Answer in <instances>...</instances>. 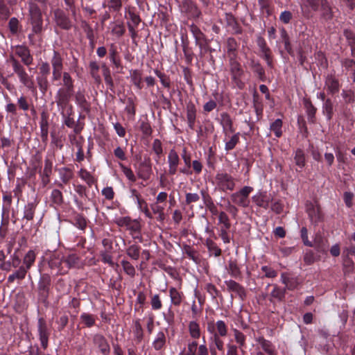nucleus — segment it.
Returning a JSON list of instances; mask_svg holds the SVG:
<instances>
[{"instance_id": "1", "label": "nucleus", "mask_w": 355, "mask_h": 355, "mask_svg": "<svg viewBox=\"0 0 355 355\" xmlns=\"http://www.w3.org/2000/svg\"><path fill=\"white\" fill-rule=\"evenodd\" d=\"M28 21L33 34L40 35L43 31L42 11L36 3L28 2Z\"/></svg>"}, {"instance_id": "2", "label": "nucleus", "mask_w": 355, "mask_h": 355, "mask_svg": "<svg viewBox=\"0 0 355 355\" xmlns=\"http://www.w3.org/2000/svg\"><path fill=\"white\" fill-rule=\"evenodd\" d=\"M10 61L12 64L13 71L17 75L20 82L28 89H33L34 81L26 73L24 67L13 56H10Z\"/></svg>"}, {"instance_id": "3", "label": "nucleus", "mask_w": 355, "mask_h": 355, "mask_svg": "<svg viewBox=\"0 0 355 355\" xmlns=\"http://www.w3.org/2000/svg\"><path fill=\"white\" fill-rule=\"evenodd\" d=\"M252 191V187L245 186L239 191L232 193L230 198L234 204L242 207H248L250 202L249 195Z\"/></svg>"}, {"instance_id": "4", "label": "nucleus", "mask_w": 355, "mask_h": 355, "mask_svg": "<svg viewBox=\"0 0 355 355\" xmlns=\"http://www.w3.org/2000/svg\"><path fill=\"white\" fill-rule=\"evenodd\" d=\"M215 182L217 187L223 191H232L235 187L234 178L225 172H220L216 175Z\"/></svg>"}, {"instance_id": "5", "label": "nucleus", "mask_w": 355, "mask_h": 355, "mask_svg": "<svg viewBox=\"0 0 355 355\" xmlns=\"http://www.w3.org/2000/svg\"><path fill=\"white\" fill-rule=\"evenodd\" d=\"M236 58H229L230 69L233 81L239 88H242L243 84L241 83L240 78L243 74V70L241 69V64L236 60Z\"/></svg>"}, {"instance_id": "6", "label": "nucleus", "mask_w": 355, "mask_h": 355, "mask_svg": "<svg viewBox=\"0 0 355 355\" xmlns=\"http://www.w3.org/2000/svg\"><path fill=\"white\" fill-rule=\"evenodd\" d=\"M37 332L42 347L44 349H46L49 344V337L50 335V331L47 327L46 321L42 318L38 319Z\"/></svg>"}, {"instance_id": "7", "label": "nucleus", "mask_w": 355, "mask_h": 355, "mask_svg": "<svg viewBox=\"0 0 355 355\" xmlns=\"http://www.w3.org/2000/svg\"><path fill=\"white\" fill-rule=\"evenodd\" d=\"M207 331L213 335L225 337L227 334V326L223 320L216 322H210L207 324Z\"/></svg>"}, {"instance_id": "8", "label": "nucleus", "mask_w": 355, "mask_h": 355, "mask_svg": "<svg viewBox=\"0 0 355 355\" xmlns=\"http://www.w3.org/2000/svg\"><path fill=\"white\" fill-rule=\"evenodd\" d=\"M73 90L60 88L55 95V102L58 107L64 110L68 105L72 96Z\"/></svg>"}, {"instance_id": "9", "label": "nucleus", "mask_w": 355, "mask_h": 355, "mask_svg": "<svg viewBox=\"0 0 355 355\" xmlns=\"http://www.w3.org/2000/svg\"><path fill=\"white\" fill-rule=\"evenodd\" d=\"M227 289L229 292L234 293L241 300H244L246 297L245 288L234 280H227L225 282Z\"/></svg>"}, {"instance_id": "10", "label": "nucleus", "mask_w": 355, "mask_h": 355, "mask_svg": "<svg viewBox=\"0 0 355 355\" xmlns=\"http://www.w3.org/2000/svg\"><path fill=\"white\" fill-rule=\"evenodd\" d=\"M15 53L21 58V62L26 66H30L33 62V58L28 47L18 45L15 47Z\"/></svg>"}, {"instance_id": "11", "label": "nucleus", "mask_w": 355, "mask_h": 355, "mask_svg": "<svg viewBox=\"0 0 355 355\" xmlns=\"http://www.w3.org/2000/svg\"><path fill=\"white\" fill-rule=\"evenodd\" d=\"M152 173V166L150 159H146L140 162L137 169L138 177L143 180H148Z\"/></svg>"}, {"instance_id": "12", "label": "nucleus", "mask_w": 355, "mask_h": 355, "mask_svg": "<svg viewBox=\"0 0 355 355\" xmlns=\"http://www.w3.org/2000/svg\"><path fill=\"white\" fill-rule=\"evenodd\" d=\"M93 343L103 355H109L110 347L107 339L103 335L95 334L93 337Z\"/></svg>"}, {"instance_id": "13", "label": "nucleus", "mask_w": 355, "mask_h": 355, "mask_svg": "<svg viewBox=\"0 0 355 355\" xmlns=\"http://www.w3.org/2000/svg\"><path fill=\"white\" fill-rule=\"evenodd\" d=\"M180 163V158L174 149H171L168 155V174L175 175L177 172L178 166Z\"/></svg>"}, {"instance_id": "14", "label": "nucleus", "mask_w": 355, "mask_h": 355, "mask_svg": "<svg viewBox=\"0 0 355 355\" xmlns=\"http://www.w3.org/2000/svg\"><path fill=\"white\" fill-rule=\"evenodd\" d=\"M220 123L223 127V132L226 137L227 134L234 132L232 120L230 114L227 112L220 114Z\"/></svg>"}, {"instance_id": "15", "label": "nucleus", "mask_w": 355, "mask_h": 355, "mask_svg": "<svg viewBox=\"0 0 355 355\" xmlns=\"http://www.w3.org/2000/svg\"><path fill=\"white\" fill-rule=\"evenodd\" d=\"M55 23L63 29L68 30L71 28V24L69 18L60 10L54 12Z\"/></svg>"}, {"instance_id": "16", "label": "nucleus", "mask_w": 355, "mask_h": 355, "mask_svg": "<svg viewBox=\"0 0 355 355\" xmlns=\"http://www.w3.org/2000/svg\"><path fill=\"white\" fill-rule=\"evenodd\" d=\"M51 285V277L47 274H43L38 284V289L43 296H46Z\"/></svg>"}, {"instance_id": "17", "label": "nucleus", "mask_w": 355, "mask_h": 355, "mask_svg": "<svg viewBox=\"0 0 355 355\" xmlns=\"http://www.w3.org/2000/svg\"><path fill=\"white\" fill-rule=\"evenodd\" d=\"M325 87L331 94L337 93L340 88L338 80L331 75L327 76L325 80Z\"/></svg>"}, {"instance_id": "18", "label": "nucleus", "mask_w": 355, "mask_h": 355, "mask_svg": "<svg viewBox=\"0 0 355 355\" xmlns=\"http://www.w3.org/2000/svg\"><path fill=\"white\" fill-rule=\"evenodd\" d=\"M227 53L229 58H237L239 44L234 37H229L226 42Z\"/></svg>"}, {"instance_id": "19", "label": "nucleus", "mask_w": 355, "mask_h": 355, "mask_svg": "<svg viewBox=\"0 0 355 355\" xmlns=\"http://www.w3.org/2000/svg\"><path fill=\"white\" fill-rule=\"evenodd\" d=\"M50 62L52 70H63L64 60L59 52L55 51H53Z\"/></svg>"}, {"instance_id": "20", "label": "nucleus", "mask_w": 355, "mask_h": 355, "mask_svg": "<svg viewBox=\"0 0 355 355\" xmlns=\"http://www.w3.org/2000/svg\"><path fill=\"white\" fill-rule=\"evenodd\" d=\"M252 200L257 206L264 209H268L270 202V198L266 193H260L252 197Z\"/></svg>"}, {"instance_id": "21", "label": "nucleus", "mask_w": 355, "mask_h": 355, "mask_svg": "<svg viewBox=\"0 0 355 355\" xmlns=\"http://www.w3.org/2000/svg\"><path fill=\"white\" fill-rule=\"evenodd\" d=\"M75 100L77 105L85 112H88L90 110V105L86 100L85 94L82 91H78L75 95Z\"/></svg>"}, {"instance_id": "22", "label": "nucleus", "mask_w": 355, "mask_h": 355, "mask_svg": "<svg viewBox=\"0 0 355 355\" xmlns=\"http://www.w3.org/2000/svg\"><path fill=\"white\" fill-rule=\"evenodd\" d=\"M196 117V108L193 103H189L187 106V118L189 126L193 129Z\"/></svg>"}, {"instance_id": "23", "label": "nucleus", "mask_w": 355, "mask_h": 355, "mask_svg": "<svg viewBox=\"0 0 355 355\" xmlns=\"http://www.w3.org/2000/svg\"><path fill=\"white\" fill-rule=\"evenodd\" d=\"M233 332L235 341L239 345L241 353L245 354V352L243 349V347L245 346V336L241 331L236 329H234L233 330Z\"/></svg>"}, {"instance_id": "24", "label": "nucleus", "mask_w": 355, "mask_h": 355, "mask_svg": "<svg viewBox=\"0 0 355 355\" xmlns=\"http://www.w3.org/2000/svg\"><path fill=\"white\" fill-rule=\"evenodd\" d=\"M225 143V149L227 151L234 149L236 145L239 141V133H236L234 135L230 137L228 135L224 139Z\"/></svg>"}, {"instance_id": "25", "label": "nucleus", "mask_w": 355, "mask_h": 355, "mask_svg": "<svg viewBox=\"0 0 355 355\" xmlns=\"http://www.w3.org/2000/svg\"><path fill=\"white\" fill-rule=\"evenodd\" d=\"M257 342L266 353L270 355H275V347L270 341L266 340L263 337H259L257 339Z\"/></svg>"}, {"instance_id": "26", "label": "nucleus", "mask_w": 355, "mask_h": 355, "mask_svg": "<svg viewBox=\"0 0 355 355\" xmlns=\"http://www.w3.org/2000/svg\"><path fill=\"white\" fill-rule=\"evenodd\" d=\"M169 295L171 297V303L175 306H179L182 300L183 294L175 288L169 289Z\"/></svg>"}, {"instance_id": "27", "label": "nucleus", "mask_w": 355, "mask_h": 355, "mask_svg": "<svg viewBox=\"0 0 355 355\" xmlns=\"http://www.w3.org/2000/svg\"><path fill=\"white\" fill-rule=\"evenodd\" d=\"M27 271L28 270L24 266H20L17 271L8 276V282L12 283L15 279H24L26 277Z\"/></svg>"}, {"instance_id": "28", "label": "nucleus", "mask_w": 355, "mask_h": 355, "mask_svg": "<svg viewBox=\"0 0 355 355\" xmlns=\"http://www.w3.org/2000/svg\"><path fill=\"white\" fill-rule=\"evenodd\" d=\"M63 263L67 268L77 267L79 265V257L75 254H69L64 257Z\"/></svg>"}, {"instance_id": "29", "label": "nucleus", "mask_w": 355, "mask_h": 355, "mask_svg": "<svg viewBox=\"0 0 355 355\" xmlns=\"http://www.w3.org/2000/svg\"><path fill=\"white\" fill-rule=\"evenodd\" d=\"M36 254L32 250H28L23 259V263L25 268L28 270L35 263Z\"/></svg>"}, {"instance_id": "30", "label": "nucleus", "mask_w": 355, "mask_h": 355, "mask_svg": "<svg viewBox=\"0 0 355 355\" xmlns=\"http://www.w3.org/2000/svg\"><path fill=\"white\" fill-rule=\"evenodd\" d=\"M64 257H60L55 254L53 255L50 259L49 264L51 268L58 269L62 271L64 269L63 263Z\"/></svg>"}, {"instance_id": "31", "label": "nucleus", "mask_w": 355, "mask_h": 355, "mask_svg": "<svg viewBox=\"0 0 355 355\" xmlns=\"http://www.w3.org/2000/svg\"><path fill=\"white\" fill-rule=\"evenodd\" d=\"M89 72L92 77L94 79L95 82L97 83H101V78L98 73L99 71V65L96 61H92L89 64Z\"/></svg>"}, {"instance_id": "32", "label": "nucleus", "mask_w": 355, "mask_h": 355, "mask_svg": "<svg viewBox=\"0 0 355 355\" xmlns=\"http://www.w3.org/2000/svg\"><path fill=\"white\" fill-rule=\"evenodd\" d=\"M166 344V336L164 332L159 331L157 336L155 339L153 343V346L155 350L162 349Z\"/></svg>"}, {"instance_id": "33", "label": "nucleus", "mask_w": 355, "mask_h": 355, "mask_svg": "<svg viewBox=\"0 0 355 355\" xmlns=\"http://www.w3.org/2000/svg\"><path fill=\"white\" fill-rule=\"evenodd\" d=\"M250 67L254 72L257 73L259 78L263 79L265 76V71L260 63L254 58L250 60Z\"/></svg>"}, {"instance_id": "34", "label": "nucleus", "mask_w": 355, "mask_h": 355, "mask_svg": "<svg viewBox=\"0 0 355 355\" xmlns=\"http://www.w3.org/2000/svg\"><path fill=\"white\" fill-rule=\"evenodd\" d=\"M141 248L137 244L130 245L126 249L127 255L133 260H138L140 255Z\"/></svg>"}, {"instance_id": "35", "label": "nucleus", "mask_w": 355, "mask_h": 355, "mask_svg": "<svg viewBox=\"0 0 355 355\" xmlns=\"http://www.w3.org/2000/svg\"><path fill=\"white\" fill-rule=\"evenodd\" d=\"M205 245L207 246L209 252L213 254L215 257H219L221 254V250L218 247L216 243L210 239H207L205 241Z\"/></svg>"}, {"instance_id": "36", "label": "nucleus", "mask_w": 355, "mask_h": 355, "mask_svg": "<svg viewBox=\"0 0 355 355\" xmlns=\"http://www.w3.org/2000/svg\"><path fill=\"white\" fill-rule=\"evenodd\" d=\"M322 112L327 116L328 120H331L334 114V105L329 98L323 103Z\"/></svg>"}, {"instance_id": "37", "label": "nucleus", "mask_w": 355, "mask_h": 355, "mask_svg": "<svg viewBox=\"0 0 355 355\" xmlns=\"http://www.w3.org/2000/svg\"><path fill=\"white\" fill-rule=\"evenodd\" d=\"M150 208L155 214H157V220L164 221L165 219L164 207H160L159 203L154 202L150 205Z\"/></svg>"}, {"instance_id": "38", "label": "nucleus", "mask_w": 355, "mask_h": 355, "mask_svg": "<svg viewBox=\"0 0 355 355\" xmlns=\"http://www.w3.org/2000/svg\"><path fill=\"white\" fill-rule=\"evenodd\" d=\"M189 331L191 338L194 339H198L200 337V329L199 324L194 322L191 321L189 324Z\"/></svg>"}, {"instance_id": "39", "label": "nucleus", "mask_w": 355, "mask_h": 355, "mask_svg": "<svg viewBox=\"0 0 355 355\" xmlns=\"http://www.w3.org/2000/svg\"><path fill=\"white\" fill-rule=\"evenodd\" d=\"M130 78L134 85L139 89L142 88L141 84V73L138 70H133L130 71Z\"/></svg>"}, {"instance_id": "40", "label": "nucleus", "mask_w": 355, "mask_h": 355, "mask_svg": "<svg viewBox=\"0 0 355 355\" xmlns=\"http://www.w3.org/2000/svg\"><path fill=\"white\" fill-rule=\"evenodd\" d=\"M294 160L299 168H302L305 166V155L302 150L297 149L295 152Z\"/></svg>"}, {"instance_id": "41", "label": "nucleus", "mask_w": 355, "mask_h": 355, "mask_svg": "<svg viewBox=\"0 0 355 355\" xmlns=\"http://www.w3.org/2000/svg\"><path fill=\"white\" fill-rule=\"evenodd\" d=\"M227 270L230 275L234 278H237L241 275L240 268L234 261L230 260L229 261Z\"/></svg>"}, {"instance_id": "42", "label": "nucleus", "mask_w": 355, "mask_h": 355, "mask_svg": "<svg viewBox=\"0 0 355 355\" xmlns=\"http://www.w3.org/2000/svg\"><path fill=\"white\" fill-rule=\"evenodd\" d=\"M282 121L279 119H277L270 124V130L274 132L275 135L277 137H280L282 135Z\"/></svg>"}, {"instance_id": "43", "label": "nucleus", "mask_w": 355, "mask_h": 355, "mask_svg": "<svg viewBox=\"0 0 355 355\" xmlns=\"http://www.w3.org/2000/svg\"><path fill=\"white\" fill-rule=\"evenodd\" d=\"M110 60L116 69H122L120 58L117 56V51L115 49H110L109 51Z\"/></svg>"}, {"instance_id": "44", "label": "nucleus", "mask_w": 355, "mask_h": 355, "mask_svg": "<svg viewBox=\"0 0 355 355\" xmlns=\"http://www.w3.org/2000/svg\"><path fill=\"white\" fill-rule=\"evenodd\" d=\"M189 29L191 33L193 34V37L195 38L196 43L201 40H203L205 38V35L202 33V32L197 26L191 24L189 27Z\"/></svg>"}, {"instance_id": "45", "label": "nucleus", "mask_w": 355, "mask_h": 355, "mask_svg": "<svg viewBox=\"0 0 355 355\" xmlns=\"http://www.w3.org/2000/svg\"><path fill=\"white\" fill-rule=\"evenodd\" d=\"M62 85L64 89L73 91V80L68 72H63L62 74Z\"/></svg>"}, {"instance_id": "46", "label": "nucleus", "mask_w": 355, "mask_h": 355, "mask_svg": "<svg viewBox=\"0 0 355 355\" xmlns=\"http://www.w3.org/2000/svg\"><path fill=\"white\" fill-rule=\"evenodd\" d=\"M281 39H282V42L284 44L285 50L288 53H291L292 51V47H291V45L290 43L288 35L284 28H282L281 30Z\"/></svg>"}, {"instance_id": "47", "label": "nucleus", "mask_w": 355, "mask_h": 355, "mask_svg": "<svg viewBox=\"0 0 355 355\" xmlns=\"http://www.w3.org/2000/svg\"><path fill=\"white\" fill-rule=\"evenodd\" d=\"M38 68L40 70V73L44 78H46L47 76L50 74L51 67L49 62L46 61H41L38 64Z\"/></svg>"}, {"instance_id": "48", "label": "nucleus", "mask_w": 355, "mask_h": 355, "mask_svg": "<svg viewBox=\"0 0 355 355\" xmlns=\"http://www.w3.org/2000/svg\"><path fill=\"white\" fill-rule=\"evenodd\" d=\"M79 176L89 186H92L95 182L94 178L90 174L89 172L84 168H81L80 170Z\"/></svg>"}, {"instance_id": "49", "label": "nucleus", "mask_w": 355, "mask_h": 355, "mask_svg": "<svg viewBox=\"0 0 355 355\" xmlns=\"http://www.w3.org/2000/svg\"><path fill=\"white\" fill-rule=\"evenodd\" d=\"M35 210V205L34 203H28L25 206L24 218L28 220L33 219Z\"/></svg>"}, {"instance_id": "50", "label": "nucleus", "mask_w": 355, "mask_h": 355, "mask_svg": "<svg viewBox=\"0 0 355 355\" xmlns=\"http://www.w3.org/2000/svg\"><path fill=\"white\" fill-rule=\"evenodd\" d=\"M270 296L272 298L277 299L278 301H282L285 297V289H282L277 285H275L270 293Z\"/></svg>"}, {"instance_id": "51", "label": "nucleus", "mask_w": 355, "mask_h": 355, "mask_svg": "<svg viewBox=\"0 0 355 355\" xmlns=\"http://www.w3.org/2000/svg\"><path fill=\"white\" fill-rule=\"evenodd\" d=\"M308 214L312 223H317L321 219V214L318 208L312 207L309 209Z\"/></svg>"}, {"instance_id": "52", "label": "nucleus", "mask_w": 355, "mask_h": 355, "mask_svg": "<svg viewBox=\"0 0 355 355\" xmlns=\"http://www.w3.org/2000/svg\"><path fill=\"white\" fill-rule=\"evenodd\" d=\"M121 266L123 268L124 272L130 277H134L135 275V267L127 260H122Z\"/></svg>"}, {"instance_id": "53", "label": "nucleus", "mask_w": 355, "mask_h": 355, "mask_svg": "<svg viewBox=\"0 0 355 355\" xmlns=\"http://www.w3.org/2000/svg\"><path fill=\"white\" fill-rule=\"evenodd\" d=\"M305 107L308 115V119L313 123L315 119V114L316 112V108L313 105L310 101H306Z\"/></svg>"}, {"instance_id": "54", "label": "nucleus", "mask_w": 355, "mask_h": 355, "mask_svg": "<svg viewBox=\"0 0 355 355\" xmlns=\"http://www.w3.org/2000/svg\"><path fill=\"white\" fill-rule=\"evenodd\" d=\"M119 166L123 174L130 181L132 182H135L136 181V177L130 168L125 166L123 164H119Z\"/></svg>"}, {"instance_id": "55", "label": "nucleus", "mask_w": 355, "mask_h": 355, "mask_svg": "<svg viewBox=\"0 0 355 355\" xmlns=\"http://www.w3.org/2000/svg\"><path fill=\"white\" fill-rule=\"evenodd\" d=\"M152 148L157 155V158H161L163 154L162 144L159 139H156L153 141Z\"/></svg>"}, {"instance_id": "56", "label": "nucleus", "mask_w": 355, "mask_h": 355, "mask_svg": "<svg viewBox=\"0 0 355 355\" xmlns=\"http://www.w3.org/2000/svg\"><path fill=\"white\" fill-rule=\"evenodd\" d=\"M80 319L88 327H91L95 324V318L94 315L91 314L84 313L80 315Z\"/></svg>"}, {"instance_id": "57", "label": "nucleus", "mask_w": 355, "mask_h": 355, "mask_svg": "<svg viewBox=\"0 0 355 355\" xmlns=\"http://www.w3.org/2000/svg\"><path fill=\"white\" fill-rule=\"evenodd\" d=\"M253 105H254V108L255 112L257 114V120H259L262 116L263 106H262L261 103L258 101L257 96L256 94H254V96H253Z\"/></svg>"}, {"instance_id": "58", "label": "nucleus", "mask_w": 355, "mask_h": 355, "mask_svg": "<svg viewBox=\"0 0 355 355\" xmlns=\"http://www.w3.org/2000/svg\"><path fill=\"white\" fill-rule=\"evenodd\" d=\"M60 178L64 184H67L72 178L73 173L71 170L68 168H62L60 172Z\"/></svg>"}, {"instance_id": "59", "label": "nucleus", "mask_w": 355, "mask_h": 355, "mask_svg": "<svg viewBox=\"0 0 355 355\" xmlns=\"http://www.w3.org/2000/svg\"><path fill=\"white\" fill-rule=\"evenodd\" d=\"M128 18L130 21L128 22V26L130 25L133 27H137L141 21L139 16L133 12H128Z\"/></svg>"}, {"instance_id": "60", "label": "nucleus", "mask_w": 355, "mask_h": 355, "mask_svg": "<svg viewBox=\"0 0 355 355\" xmlns=\"http://www.w3.org/2000/svg\"><path fill=\"white\" fill-rule=\"evenodd\" d=\"M302 9L310 7L313 10H317L319 7V0H302Z\"/></svg>"}, {"instance_id": "61", "label": "nucleus", "mask_w": 355, "mask_h": 355, "mask_svg": "<svg viewBox=\"0 0 355 355\" xmlns=\"http://www.w3.org/2000/svg\"><path fill=\"white\" fill-rule=\"evenodd\" d=\"M52 201L56 205H60L63 202L62 194L58 189H53L51 196Z\"/></svg>"}, {"instance_id": "62", "label": "nucleus", "mask_w": 355, "mask_h": 355, "mask_svg": "<svg viewBox=\"0 0 355 355\" xmlns=\"http://www.w3.org/2000/svg\"><path fill=\"white\" fill-rule=\"evenodd\" d=\"M343 254L347 257V259L345 261L347 264L349 266L353 265V261L349 258V255H354L355 254V246L352 245L349 248H346L343 250Z\"/></svg>"}, {"instance_id": "63", "label": "nucleus", "mask_w": 355, "mask_h": 355, "mask_svg": "<svg viewBox=\"0 0 355 355\" xmlns=\"http://www.w3.org/2000/svg\"><path fill=\"white\" fill-rule=\"evenodd\" d=\"M218 220L219 223L223 225V227H225L226 229H230L231 227V224L230 222V219L227 214L224 211H221L218 214Z\"/></svg>"}, {"instance_id": "64", "label": "nucleus", "mask_w": 355, "mask_h": 355, "mask_svg": "<svg viewBox=\"0 0 355 355\" xmlns=\"http://www.w3.org/2000/svg\"><path fill=\"white\" fill-rule=\"evenodd\" d=\"M221 336H218L217 335H213L210 340L211 342V344L214 345V346L219 350V351H223L224 349V343L220 338Z\"/></svg>"}]
</instances>
